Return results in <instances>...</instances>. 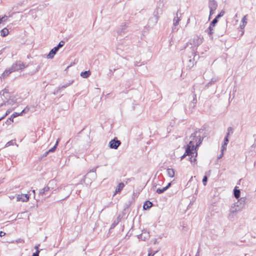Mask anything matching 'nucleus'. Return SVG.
<instances>
[{
  "mask_svg": "<svg viewBox=\"0 0 256 256\" xmlns=\"http://www.w3.org/2000/svg\"><path fill=\"white\" fill-rule=\"evenodd\" d=\"M201 129L196 130L194 133L192 134L190 138V139L189 143L186 146L185 153L180 157V160H183L186 156H191L194 154V151L200 146L202 144L204 138L201 136L200 132Z\"/></svg>",
  "mask_w": 256,
  "mask_h": 256,
  "instance_id": "obj_1",
  "label": "nucleus"
},
{
  "mask_svg": "<svg viewBox=\"0 0 256 256\" xmlns=\"http://www.w3.org/2000/svg\"><path fill=\"white\" fill-rule=\"evenodd\" d=\"M24 64L21 62H18L15 64H14L10 67L12 70L13 72L22 70L25 68Z\"/></svg>",
  "mask_w": 256,
  "mask_h": 256,
  "instance_id": "obj_2",
  "label": "nucleus"
},
{
  "mask_svg": "<svg viewBox=\"0 0 256 256\" xmlns=\"http://www.w3.org/2000/svg\"><path fill=\"white\" fill-rule=\"evenodd\" d=\"M120 144L121 142L118 140L116 138H114L108 144L110 148L117 149Z\"/></svg>",
  "mask_w": 256,
  "mask_h": 256,
  "instance_id": "obj_3",
  "label": "nucleus"
},
{
  "mask_svg": "<svg viewBox=\"0 0 256 256\" xmlns=\"http://www.w3.org/2000/svg\"><path fill=\"white\" fill-rule=\"evenodd\" d=\"M246 198L245 197L239 198L238 199V202L234 203V206H236V207H238L240 210H242L246 202Z\"/></svg>",
  "mask_w": 256,
  "mask_h": 256,
  "instance_id": "obj_4",
  "label": "nucleus"
},
{
  "mask_svg": "<svg viewBox=\"0 0 256 256\" xmlns=\"http://www.w3.org/2000/svg\"><path fill=\"white\" fill-rule=\"evenodd\" d=\"M98 167H96L94 168H92V170H90L84 176V180H86L88 178V176L90 175L91 173H92V178L90 180V181H91L92 180H94L96 178V170Z\"/></svg>",
  "mask_w": 256,
  "mask_h": 256,
  "instance_id": "obj_5",
  "label": "nucleus"
},
{
  "mask_svg": "<svg viewBox=\"0 0 256 256\" xmlns=\"http://www.w3.org/2000/svg\"><path fill=\"white\" fill-rule=\"evenodd\" d=\"M241 210L238 208L236 207V206H234V204H233L230 210V214L229 217H233L234 214H236L237 212L240 210Z\"/></svg>",
  "mask_w": 256,
  "mask_h": 256,
  "instance_id": "obj_6",
  "label": "nucleus"
},
{
  "mask_svg": "<svg viewBox=\"0 0 256 256\" xmlns=\"http://www.w3.org/2000/svg\"><path fill=\"white\" fill-rule=\"evenodd\" d=\"M181 16L182 14L179 13V10H178L174 18V26H176L179 24V22L181 20Z\"/></svg>",
  "mask_w": 256,
  "mask_h": 256,
  "instance_id": "obj_7",
  "label": "nucleus"
},
{
  "mask_svg": "<svg viewBox=\"0 0 256 256\" xmlns=\"http://www.w3.org/2000/svg\"><path fill=\"white\" fill-rule=\"evenodd\" d=\"M17 201L22 202H28L29 200V196L28 194H18L16 196Z\"/></svg>",
  "mask_w": 256,
  "mask_h": 256,
  "instance_id": "obj_8",
  "label": "nucleus"
},
{
  "mask_svg": "<svg viewBox=\"0 0 256 256\" xmlns=\"http://www.w3.org/2000/svg\"><path fill=\"white\" fill-rule=\"evenodd\" d=\"M58 50L59 49L56 46L54 47L50 50L49 54L47 55V58H52L54 57V56L58 52Z\"/></svg>",
  "mask_w": 256,
  "mask_h": 256,
  "instance_id": "obj_9",
  "label": "nucleus"
},
{
  "mask_svg": "<svg viewBox=\"0 0 256 256\" xmlns=\"http://www.w3.org/2000/svg\"><path fill=\"white\" fill-rule=\"evenodd\" d=\"M218 4L215 0H209L208 8L210 9L216 10L217 8Z\"/></svg>",
  "mask_w": 256,
  "mask_h": 256,
  "instance_id": "obj_10",
  "label": "nucleus"
},
{
  "mask_svg": "<svg viewBox=\"0 0 256 256\" xmlns=\"http://www.w3.org/2000/svg\"><path fill=\"white\" fill-rule=\"evenodd\" d=\"M50 190H51L50 188V187L46 186L40 190L39 192V196L46 195L48 194V192Z\"/></svg>",
  "mask_w": 256,
  "mask_h": 256,
  "instance_id": "obj_11",
  "label": "nucleus"
},
{
  "mask_svg": "<svg viewBox=\"0 0 256 256\" xmlns=\"http://www.w3.org/2000/svg\"><path fill=\"white\" fill-rule=\"evenodd\" d=\"M73 82L74 81L72 80L71 82H68L65 84H64L61 87H58V90H56V92H54V94H55L56 93H58V92H60L61 90H63L64 88H67L68 86H70V84H72L73 83Z\"/></svg>",
  "mask_w": 256,
  "mask_h": 256,
  "instance_id": "obj_12",
  "label": "nucleus"
},
{
  "mask_svg": "<svg viewBox=\"0 0 256 256\" xmlns=\"http://www.w3.org/2000/svg\"><path fill=\"white\" fill-rule=\"evenodd\" d=\"M196 98L195 94H193V100L190 104V108H192V110L194 108L196 104Z\"/></svg>",
  "mask_w": 256,
  "mask_h": 256,
  "instance_id": "obj_13",
  "label": "nucleus"
},
{
  "mask_svg": "<svg viewBox=\"0 0 256 256\" xmlns=\"http://www.w3.org/2000/svg\"><path fill=\"white\" fill-rule=\"evenodd\" d=\"M152 206V203L149 200H146L144 204L143 208L144 210H148Z\"/></svg>",
  "mask_w": 256,
  "mask_h": 256,
  "instance_id": "obj_14",
  "label": "nucleus"
},
{
  "mask_svg": "<svg viewBox=\"0 0 256 256\" xmlns=\"http://www.w3.org/2000/svg\"><path fill=\"white\" fill-rule=\"evenodd\" d=\"M234 195L236 199H238L240 198V190L237 188L236 186L235 187L234 190Z\"/></svg>",
  "mask_w": 256,
  "mask_h": 256,
  "instance_id": "obj_15",
  "label": "nucleus"
},
{
  "mask_svg": "<svg viewBox=\"0 0 256 256\" xmlns=\"http://www.w3.org/2000/svg\"><path fill=\"white\" fill-rule=\"evenodd\" d=\"M56 185V181L54 180H52L48 182L46 186L48 187H50V188L52 190L54 188V186Z\"/></svg>",
  "mask_w": 256,
  "mask_h": 256,
  "instance_id": "obj_16",
  "label": "nucleus"
},
{
  "mask_svg": "<svg viewBox=\"0 0 256 256\" xmlns=\"http://www.w3.org/2000/svg\"><path fill=\"white\" fill-rule=\"evenodd\" d=\"M167 174L170 178H173L174 176V170L172 168H168L166 170Z\"/></svg>",
  "mask_w": 256,
  "mask_h": 256,
  "instance_id": "obj_17",
  "label": "nucleus"
},
{
  "mask_svg": "<svg viewBox=\"0 0 256 256\" xmlns=\"http://www.w3.org/2000/svg\"><path fill=\"white\" fill-rule=\"evenodd\" d=\"M124 183L122 182H120V183L118 186H117L116 189V192H115V194L116 193H118V192H120V191L122 190V188H124Z\"/></svg>",
  "mask_w": 256,
  "mask_h": 256,
  "instance_id": "obj_18",
  "label": "nucleus"
},
{
  "mask_svg": "<svg viewBox=\"0 0 256 256\" xmlns=\"http://www.w3.org/2000/svg\"><path fill=\"white\" fill-rule=\"evenodd\" d=\"M13 71L12 70V68H10L8 70H6L3 74H2V77L3 78H4L6 76H8L11 72H12Z\"/></svg>",
  "mask_w": 256,
  "mask_h": 256,
  "instance_id": "obj_19",
  "label": "nucleus"
},
{
  "mask_svg": "<svg viewBox=\"0 0 256 256\" xmlns=\"http://www.w3.org/2000/svg\"><path fill=\"white\" fill-rule=\"evenodd\" d=\"M90 74V72L89 70L82 72L80 73V76L84 78H88Z\"/></svg>",
  "mask_w": 256,
  "mask_h": 256,
  "instance_id": "obj_20",
  "label": "nucleus"
},
{
  "mask_svg": "<svg viewBox=\"0 0 256 256\" xmlns=\"http://www.w3.org/2000/svg\"><path fill=\"white\" fill-rule=\"evenodd\" d=\"M22 115V112H14L10 118V122H13L14 118H16L19 116Z\"/></svg>",
  "mask_w": 256,
  "mask_h": 256,
  "instance_id": "obj_21",
  "label": "nucleus"
},
{
  "mask_svg": "<svg viewBox=\"0 0 256 256\" xmlns=\"http://www.w3.org/2000/svg\"><path fill=\"white\" fill-rule=\"evenodd\" d=\"M8 34V30L6 28H4L0 31V34L2 36H6Z\"/></svg>",
  "mask_w": 256,
  "mask_h": 256,
  "instance_id": "obj_22",
  "label": "nucleus"
},
{
  "mask_svg": "<svg viewBox=\"0 0 256 256\" xmlns=\"http://www.w3.org/2000/svg\"><path fill=\"white\" fill-rule=\"evenodd\" d=\"M59 139H58L56 142V143L55 144L54 146L52 148H50L48 152L49 153L50 152H54L56 150V148H57V146H58V142H59Z\"/></svg>",
  "mask_w": 256,
  "mask_h": 256,
  "instance_id": "obj_23",
  "label": "nucleus"
},
{
  "mask_svg": "<svg viewBox=\"0 0 256 256\" xmlns=\"http://www.w3.org/2000/svg\"><path fill=\"white\" fill-rule=\"evenodd\" d=\"M227 133L226 134V136L225 137H226V138H228V136H229L230 134H232L234 132V130L232 128V127H228L227 129Z\"/></svg>",
  "mask_w": 256,
  "mask_h": 256,
  "instance_id": "obj_24",
  "label": "nucleus"
},
{
  "mask_svg": "<svg viewBox=\"0 0 256 256\" xmlns=\"http://www.w3.org/2000/svg\"><path fill=\"white\" fill-rule=\"evenodd\" d=\"M212 26H210L206 30V32H208V34L210 36L213 34V28Z\"/></svg>",
  "mask_w": 256,
  "mask_h": 256,
  "instance_id": "obj_25",
  "label": "nucleus"
},
{
  "mask_svg": "<svg viewBox=\"0 0 256 256\" xmlns=\"http://www.w3.org/2000/svg\"><path fill=\"white\" fill-rule=\"evenodd\" d=\"M166 188L164 187L162 188H158L156 190V192L158 194H160L166 191Z\"/></svg>",
  "mask_w": 256,
  "mask_h": 256,
  "instance_id": "obj_26",
  "label": "nucleus"
},
{
  "mask_svg": "<svg viewBox=\"0 0 256 256\" xmlns=\"http://www.w3.org/2000/svg\"><path fill=\"white\" fill-rule=\"evenodd\" d=\"M218 19L216 18H215L210 23V26H214L218 22Z\"/></svg>",
  "mask_w": 256,
  "mask_h": 256,
  "instance_id": "obj_27",
  "label": "nucleus"
},
{
  "mask_svg": "<svg viewBox=\"0 0 256 256\" xmlns=\"http://www.w3.org/2000/svg\"><path fill=\"white\" fill-rule=\"evenodd\" d=\"M217 80V79L216 78H212L211 79V80L206 84V86L208 87L210 85H211L212 84H214L215 82H216Z\"/></svg>",
  "mask_w": 256,
  "mask_h": 256,
  "instance_id": "obj_28",
  "label": "nucleus"
},
{
  "mask_svg": "<svg viewBox=\"0 0 256 256\" xmlns=\"http://www.w3.org/2000/svg\"><path fill=\"white\" fill-rule=\"evenodd\" d=\"M118 69V66L116 68H112L110 67V69H109V71H110V75L111 76L113 75L114 72H115Z\"/></svg>",
  "mask_w": 256,
  "mask_h": 256,
  "instance_id": "obj_29",
  "label": "nucleus"
},
{
  "mask_svg": "<svg viewBox=\"0 0 256 256\" xmlns=\"http://www.w3.org/2000/svg\"><path fill=\"white\" fill-rule=\"evenodd\" d=\"M242 26L244 27L245 26L246 24L247 23V18H246V16H245L243 17L242 18Z\"/></svg>",
  "mask_w": 256,
  "mask_h": 256,
  "instance_id": "obj_30",
  "label": "nucleus"
},
{
  "mask_svg": "<svg viewBox=\"0 0 256 256\" xmlns=\"http://www.w3.org/2000/svg\"><path fill=\"white\" fill-rule=\"evenodd\" d=\"M65 44V42L63 40H61L59 44H58V45L56 46V47L60 49V48L62 47L64 44Z\"/></svg>",
  "mask_w": 256,
  "mask_h": 256,
  "instance_id": "obj_31",
  "label": "nucleus"
},
{
  "mask_svg": "<svg viewBox=\"0 0 256 256\" xmlns=\"http://www.w3.org/2000/svg\"><path fill=\"white\" fill-rule=\"evenodd\" d=\"M228 142H229L228 138H226V137H224V144H223L224 146H227Z\"/></svg>",
  "mask_w": 256,
  "mask_h": 256,
  "instance_id": "obj_32",
  "label": "nucleus"
},
{
  "mask_svg": "<svg viewBox=\"0 0 256 256\" xmlns=\"http://www.w3.org/2000/svg\"><path fill=\"white\" fill-rule=\"evenodd\" d=\"M208 181V178L206 176H204L202 178V182L204 186H206Z\"/></svg>",
  "mask_w": 256,
  "mask_h": 256,
  "instance_id": "obj_33",
  "label": "nucleus"
},
{
  "mask_svg": "<svg viewBox=\"0 0 256 256\" xmlns=\"http://www.w3.org/2000/svg\"><path fill=\"white\" fill-rule=\"evenodd\" d=\"M224 14V10H222L218 14L216 17L218 19L222 16Z\"/></svg>",
  "mask_w": 256,
  "mask_h": 256,
  "instance_id": "obj_34",
  "label": "nucleus"
},
{
  "mask_svg": "<svg viewBox=\"0 0 256 256\" xmlns=\"http://www.w3.org/2000/svg\"><path fill=\"white\" fill-rule=\"evenodd\" d=\"M192 56H194V58L196 56V52L194 48L192 50V54L190 56H188V57L191 58Z\"/></svg>",
  "mask_w": 256,
  "mask_h": 256,
  "instance_id": "obj_35",
  "label": "nucleus"
},
{
  "mask_svg": "<svg viewBox=\"0 0 256 256\" xmlns=\"http://www.w3.org/2000/svg\"><path fill=\"white\" fill-rule=\"evenodd\" d=\"M194 156V154H192V156H191V158H190V160L192 163H195L196 161V158H192V156Z\"/></svg>",
  "mask_w": 256,
  "mask_h": 256,
  "instance_id": "obj_36",
  "label": "nucleus"
},
{
  "mask_svg": "<svg viewBox=\"0 0 256 256\" xmlns=\"http://www.w3.org/2000/svg\"><path fill=\"white\" fill-rule=\"evenodd\" d=\"M40 250H37L32 254V256H39V253Z\"/></svg>",
  "mask_w": 256,
  "mask_h": 256,
  "instance_id": "obj_37",
  "label": "nucleus"
},
{
  "mask_svg": "<svg viewBox=\"0 0 256 256\" xmlns=\"http://www.w3.org/2000/svg\"><path fill=\"white\" fill-rule=\"evenodd\" d=\"M10 113V110H7L6 112V114L2 116L0 118H2V120H3L6 116H7Z\"/></svg>",
  "mask_w": 256,
  "mask_h": 256,
  "instance_id": "obj_38",
  "label": "nucleus"
},
{
  "mask_svg": "<svg viewBox=\"0 0 256 256\" xmlns=\"http://www.w3.org/2000/svg\"><path fill=\"white\" fill-rule=\"evenodd\" d=\"M151 20H154L155 22H157L158 20V17L155 16L154 18H151Z\"/></svg>",
  "mask_w": 256,
  "mask_h": 256,
  "instance_id": "obj_39",
  "label": "nucleus"
},
{
  "mask_svg": "<svg viewBox=\"0 0 256 256\" xmlns=\"http://www.w3.org/2000/svg\"><path fill=\"white\" fill-rule=\"evenodd\" d=\"M226 148V146H224V144L222 145L221 147V152H223Z\"/></svg>",
  "mask_w": 256,
  "mask_h": 256,
  "instance_id": "obj_40",
  "label": "nucleus"
},
{
  "mask_svg": "<svg viewBox=\"0 0 256 256\" xmlns=\"http://www.w3.org/2000/svg\"><path fill=\"white\" fill-rule=\"evenodd\" d=\"M29 109L27 108H26L24 110H23L21 112H22V114L23 113H26V112H28V111Z\"/></svg>",
  "mask_w": 256,
  "mask_h": 256,
  "instance_id": "obj_41",
  "label": "nucleus"
},
{
  "mask_svg": "<svg viewBox=\"0 0 256 256\" xmlns=\"http://www.w3.org/2000/svg\"><path fill=\"white\" fill-rule=\"evenodd\" d=\"M3 94H2V95L4 96V94H8V90L6 89V88H4L3 90Z\"/></svg>",
  "mask_w": 256,
  "mask_h": 256,
  "instance_id": "obj_42",
  "label": "nucleus"
},
{
  "mask_svg": "<svg viewBox=\"0 0 256 256\" xmlns=\"http://www.w3.org/2000/svg\"><path fill=\"white\" fill-rule=\"evenodd\" d=\"M172 183L169 182L168 185L165 186L164 188H166V190H167L170 186H171Z\"/></svg>",
  "mask_w": 256,
  "mask_h": 256,
  "instance_id": "obj_43",
  "label": "nucleus"
},
{
  "mask_svg": "<svg viewBox=\"0 0 256 256\" xmlns=\"http://www.w3.org/2000/svg\"><path fill=\"white\" fill-rule=\"evenodd\" d=\"M5 234H6V233L4 232H2V231L0 232V237L4 236H5Z\"/></svg>",
  "mask_w": 256,
  "mask_h": 256,
  "instance_id": "obj_44",
  "label": "nucleus"
},
{
  "mask_svg": "<svg viewBox=\"0 0 256 256\" xmlns=\"http://www.w3.org/2000/svg\"><path fill=\"white\" fill-rule=\"evenodd\" d=\"M118 224V222H114L111 226V228L116 226Z\"/></svg>",
  "mask_w": 256,
  "mask_h": 256,
  "instance_id": "obj_45",
  "label": "nucleus"
},
{
  "mask_svg": "<svg viewBox=\"0 0 256 256\" xmlns=\"http://www.w3.org/2000/svg\"><path fill=\"white\" fill-rule=\"evenodd\" d=\"M48 154H49V152H48V151H47V152H45L43 154V155H42V157L44 158V157H46V156L48 155Z\"/></svg>",
  "mask_w": 256,
  "mask_h": 256,
  "instance_id": "obj_46",
  "label": "nucleus"
},
{
  "mask_svg": "<svg viewBox=\"0 0 256 256\" xmlns=\"http://www.w3.org/2000/svg\"><path fill=\"white\" fill-rule=\"evenodd\" d=\"M210 16L213 14H214V12L215 10H212V9H210Z\"/></svg>",
  "mask_w": 256,
  "mask_h": 256,
  "instance_id": "obj_47",
  "label": "nucleus"
},
{
  "mask_svg": "<svg viewBox=\"0 0 256 256\" xmlns=\"http://www.w3.org/2000/svg\"><path fill=\"white\" fill-rule=\"evenodd\" d=\"M12 122H10V119L8 118V119L6 121V124H10Z\"/></svg>",
  "mask_w": 256,
  "mask_h": 256,
  "instance_id": "obj_48",
  "label": "nucleus"
},
{
  "mask_svg": "<svg viewBox=\"0 0 256 256\" xmlns=\"http://www.w3.org/2000/svg\"><path fill=\"white\" fill-rule=\"evenodd\" d=\"M195 256H200V248H198L197 252L196 253Z\"/></svg>",
  "mask_w": 256,
  "mask_h": 256,
  "instance_id": "obj_49",
  "label": "nucleus"
},
{
  "mask_svg": "<svg viewBox=\"0 0 256 256\" xmlns=\"http://www.w3.org/2000/svg\"><path fill=\"white\" fill-rule=\"evenodd\" d=\"M156 252H155L154 254L148 253V256H154Z\"/></svg>",
  "mask_w": 256,
  "mask_h": 256,
  "instance_id": "obj_50",
  "label": "nucleus"
},
{
  "mask_svg": "<svg viewBox=\"0 0 256 256\" xmlns=\"http://www.w3.org/2000/svg\"><path fill=\"white\" fill-rule=\"evenodd\" d=\"M39 246L40 244L36 245L34 246V248L36 250V251L37 250H38Z\"/></svg>",
  "mask_w": 256,
  "mask_h": 256,
  "instance_id": "obj_51",
  "label": "nucleus"
},
{
  "mask_svg": "<svg viewBox=\"0 0 256 256\" xmlns=\"http://www.w3.org/2000/svg\"><path fill=\"white\" fill-rule=\"evenodd\" d=\"M223 154H223V152H221V154H220L218 156V158H222V156H223Z\"/></svg>",
  "mask_w": 256,
  "mask_h": 256,
  "instance_id": "obj_52",
  "label": "nucleus"
},
{
  "mask_svg": "<svg viewBox=\"0 0 256 256\" xmlns=\"http://www.w3.org/2000/svg\"><path fill=\"white\" fill-rule=\"evenodd\" d=\"M2 18H3V21H5L6 20L7 16H4L2 17Z\"/></svg>",
  "mask_w": 256,
  "mask_h": 256,
  "instance_id": "obj_53",
  "label": "nucleus"
},
{
  "mask_svg": "<svg viewBox=\"0 0 256 256\" xmlns=\"http://www.w3.org/2000/svg\"><path fill=\"white\" fill-rule=\"evenodd\" d=\"M2 22H3V18H0V24Z\"/></svg>",
  "mask_w": 256,
  "mask_h": 256,
  "instance_id": "obj_54",
  "label": "nucleus"
},
{
  "mask_svg": "<svg viewBox=\"0 0 256 256\" xmlns=\"http://www.w3.org/2000/svg\"><path fill=\"white\" fill-rule=\"evenodd\" d=\"M158 179H160V178H162H162H162V176H158Z\"/></svg>",
  "mask_w": 256,
  "mask_h": 256,
  "instance_id": "obj_55",
  "label": "nucleus"
},
{
  "mask_svg": "<svg viewBox=\"0 0 256 256\" xmlns=\"http://www.w3.org/2000/svg\"><path fill=\"white\" fill-rule=\"evenodd\" d=\"M4 104L2 103L0 104V106H2Z\"/></svg>",
  "mask_w": 256,
  "mask_h": 256,
  "instance_id": "obj_56",
  "label": "nucleus"
},
{
  "mask_svg": "<svg viewBox=\"0 0 256 256\" xmlns=\"http://www.w3.org/2000/svg\"><path fill=\"white\" fill-rule=\"evenodd\" d=\"M8 142L7 144H8V145H10V142Z\"/></svg>",
  "mask_w": 256,
  "mask_h": 256,
  "instance_id": "obj_57",
  "label": "nucleus"
},
{
  "mask_svg": "<svg viewBox=\"0 0 256 256\" xmlns=\"http://www.w3.org/2000/svg\"><path fill=\"white\" fill-rule=\"evenodd\" d=\"M197 156V152H196V156Z\"/></svg>",
  "mask_w": 256,
  "mask_h": 256,
  "instance_id": "obj_58",
  "label": "nucleus"
},
{
  "mask_svg": "<svg viewBox=\"0 0 256 256\" xmlns=\"http://www.w3.org/2000/svg\"><path fill=\"white\" fill-rule=\"evenodd\" d=\"M32 192L35 194V190H33Z\"/></svg>",
  "mask_w": 256,
  "mask_h": 256,
  "instance_id": "obj_59",
  "label": "nucleus"
},
{
  "mask_svg": "<svg viewBox=\"0 0 256 256\" xmlns=\"http://www.w3.org/2000/svg\"><path fill=\"white\" fill-rule=\"evenodd\" d=\"M174 29H176V28H172V30H174Z\"/></svg>",
  "mask_w": 256,
  "mask_h": 256,
  "instance_id": "obj_60",
  "label": "nucleus"
},
{
  "mask_svg": "<svg viewBox=\"0 0 256 256\" xmlns=\"http://www.w3.org/2000/svg\"><path fill=\"white\" fill-rule=\"evenodd\" d=\"M122 30L121 32H122L123 28H122Z\"/></svg>",
  "mask_w": 256,
  "mask_h": 256,
  "instance_id": "obj_61",
  "label": "nucleus"
},
{
  "mask_svg": "<svg viewBox=\"0 0 256 256\" xmlns=\"http://www.w3.org/2000/svg\"><path fill=\"white\" fill-rule=\"evenodd\" d=\"M189 61H190V62H191V59H190V58L189 60Z\"/></svg>",
  "mask_w": 256,
  "mask_h": 256,
  "instance_id": "obj_62",
  "label": "nucleus"
},
{
  "mask_svg": "<svg viewBox=\"0 0 256 256\" xmlns=\"http://www.w3.org/2000/svg\"><path fill=\"white\" fill-rule=\"evenodd\" d=\"M2 120V118H0V121Z\"/></svg>",
  "mask_w": 256,
  "mask_h": 256,
  "instance_id": "obj_63",
  "label": "nucleus"
},
{
  "mask_svg": "<svg viewBox=\"0 0 256 256\" xmlns=\"http://www.w3.org/2000/svg\"><path fill=\"white\" fill-rule=\"evenodd\" d=\"M46 238H47V237L46 236V238H44V240H46Z\"/></svg>",
  "mask_w": 256,
  "mask_h": 256,
  "instance_id": "obj_64",
  "label": "nucleus"
}]
</instances>
